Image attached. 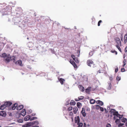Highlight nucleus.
I'll return each instance as SVG.
<instances>
[{
	"label": "nucleus",
	"instance_id": "obj_43",
	"mask_svg": "<svg viewBox=\"0 0 127 127\" xmlns=\"http://www.w3.org/2000/svg\"><path fill=\"white\" fill-rule=\"evenodd\" d=\"M32 112V110L31 109H29L28 110V114H30Z\"/></svg>",
	"mask_w": 127,
	"mask_h": 127
},
{
	"label": "nucleus",
	"instance_id": "obj_36",
	"mask_svg": "<svg viewBox=\"0 0 127 127\" xmlns=\"http://www.w3.org/2000/svg\"><path fill=\"white\" fill-rule=\"evenodd\" d=\"M118 114H119L118 112L115 110V111H114V112L113 113V115L114 116L116 115V116L117 115H118Z\"/></svg>",
	"mask_w": 127,
	"mask_h": 127
},
{
	"label": "nucleus",
	"instance_id": "obj_35",
	"mask_svg": "<svg viewBox=\"0 0 127 127\" xmlns=\"http://www.w3.org/2000/svg\"><path fill=\"white\" fill-rule=\"evenodd\" d=\"M123 66H124L126 64V61L125 59H124L123 61Z\"/></svg>",
	"mask_w": 127,
	"mask_h": 127
},
{
	"label": "nucleus",
	"instance_id": "obj_58",
	"mask_svg": "<svg viewBox=\"0 0 127 127\" xmlns=\"http://www.w3.org/2000/svg\"><path fill=\"white\" fill-rule=\"evenodd\" d=\"M109 79L111 81H112L113 79L112 77V76L109 77Z\"/></svg>",
	"mask_w": 127,
	"mask_h": 127
},
{
	"label": "nucleus",
	"instance_id": "obj_61",
	"mask_svg": "<svg viewBox=\"0 0 127 127\" xmlns=\"http://www.w3.org/2000/svg\"><path fill=\"white\" fill-rule=\"evenodd\" d=\"M104 110H105V112L106 113H107L108 112V111L106 109V108H104Z\"/></svg>",
	"mask_w": 127,
	"mask_h": 127
},
{
	"label": "nucleus",
	"instance_id": "obj_53",
	"mask_svg": "<svg viewBox=\"0 0 127 127\" xmlns=\"http://www.w3.org/2000/svg\"><path fill=\"white\" fill-rule=\"evenodd\" d=\"M100 111H101L103 112V111H104V109H103V107H100Z\"/></svg>",
	"mask_w": 127,
	"mask_h": 127
},
{
	"label": "nucleus",
	"instance_id": "obj_14",
	"mask_svg": "<svg viewBox=\"0 0 127 127\" xmlns=\"http://www.w3.org/2000/svg\"><path fill=\"white\" fill-rule=\"evenodd\" d=\"M75 123H79L80 122V118L79 116H78L77 117H75Z\"/></svg>",
	"mask_w": 127,
	"mask_h": 127
},
{
	"label": "nucleus",
	"instance_id": "obj_28",
	"mask_svg": "<svg viewBox=\"0 0 127 127\" xmlns=\"http://www.w3.org/2000/svg\"><path fill=\"white\" fill-rule=\"evenodd\" d=\"M77 105L79 108H80L81 106L82 105V104L78 102L77 103Z\"/></svg>",
	"mask_w": 127,
	"mask_h": 127
},
{
	"label": "nucleus",
	"instance_id": "obj_6",
	"mask_svg": "<svg viewBox=\"0 0 127 127\" xmlns=\"http://www.w3.org/2000/svg\"><path fill=\"white\" fill-rule=\"evenodd\" d=\"M87 64L88 66L90 67H94V63L91 60H88L87 61Z\"/></svg>",
	"mask_w": 127,
	"mask_h": 127
},
{
	"label": "nucleus",
	"instance_id": "obj_37",
	"mask_svg": "<svg viewBox=\"0 0 127 127\" xmlns=\"http://www.w3.org/2000/svg\"><path fill=\"white\" fill-rule=\"evenodd\" d=\"M70 101V100L69 99L66 101V103H65V105H67L69 104Z\"/></svg>",
	"mask_w": 127,
	"mask_h": 127
},
{
	"label": "nucleus",
	"instance_id": "obj_21",
	"mask_svg": "<svg viewBox=\"0 0 127 127\" xmlns=\"http://www.w3.org/2000/svg\"><path fill=\"white\" fill-rule=\"evenodd\" d=\"M58 79L59 81L60 82L61 84L63 85V84L64 82L65 81L62 78H58Z\"/></svg>",
	"mask_w": 127,
	"mask_h": 127
},
{
	"label": "nucleus",
	"instance_id": "obj_38",
	"mask_svg": "<svg viewBox=\"0 0 127 127\" xmlns=\"http://www.w3.org/2000/svg\"><path fill=\"white\" fill-rule=\"evenodd\" d=\"M31 117L30 121H32L36 119H37V118L36 117H33L31 118Z\"/></svg>",
	"mask_w": 127,
	"mask_h": 127
},
{
	"label": "nucleus",
	"instance_id": "obj_3",
	"mask_svg": "<svg viewBox=\"0 0 127 127\" xmlns=\"http://www.w3.org/2000/svg\"><path fill=\"white\" fill-rule=\"evenodd\" d=\"M8 17L9 18L8 21H12L14 22L15 24L18 25L21 23V20L20 18L19 17H16L14 15H9Z\"/></svg>",
	"mask_w": 127,
	"mask_h": 127
},
{
	"label": "nucleus",
	"instance_id": "obj_24",
	"mask_svg": "<svg viewBox=\"0 0 127 127\" xmlns=\"http://www.w3.org/2000/svg\"><path fill=\"white\" fill-rule=\"evenodd\" d=\"M6 107L4 103L3 104L1 105L0 107V110H3Z\"/></svg>",
	"mask_w": 127,
	"mask_h": 127
},
{
	"label": "nucleus",
	"instance_id": "obj_23",
	"mask_svg": "<svg viewBox=\"0 0 127 127\" xmlns=\"http://www.w3.org/2000/svg\"><path fill=\"white\" fill-rule=\"evenodd\" d=\"M108 86L107 88V89L108 90H110L111 89V83L110 82H108Z\"/></svg>",
	"mask_w": 127,
	"mask_h": 127
},
{
	"label": "nucleus",
	"instance_id": "obj_41",
	"mask_svg": "<svg viewBox=\"0 0 127 127\" xmlns=\"http://www.w3.org/2000/svg\"><path fill=\"white\" fill-rule=\"evenodd\" d=\"M111 52L112 53H115V54L116 55H117V52L115 50H112L111 51Z\"/></svg>",
	"mask_w": 127,
	"mask_h": 127
},
{
	"label": "nucleus",
	"instance_id": "obj_50",
	"mask_svg": "<svg viewBox=\"0 0 127 127\" xmlns=\"http://www.w3.org/2000/svg\"><path fill=\"white\" fill-rule=\"evenodd\" d=\"M16 108L15 107V106H14L13 105H12V106H11V108L12 110H15V109Z\"/></svg>",
	"mask_w": 127,
	"mask_h": 127
},
{
	"label": "nucleus",
	"instance_id": "obj_46",
	"mask_svg": "<svg viewBox=\"0 0 127 127\" xmlns=\"http://www.w3.org/2000/svg\"><path fill=\"white\" fill-rule=\"evenodd\" d=\"M95 106L96 107V109H98L100 108V106L98 105H95Z\"/></svg>",
	"mask_w": 127,
	"mask_h": 127
},
{
	"label": "nucleus",
	"instance_id": "obj_29",
	"mask_svg": "<svg viewBox=\"0 0 127 127\" xmlns=\"http://www.w3.org/2000/svg\"><path fill=\"white\" fill-rule=\"evenodd\" d=\"M42 49V48L41 47H36V50H39L38 51H37V52H38L39 53L41 51H40V50Z\"/></svg>",
	"mask_w": 127,
	"mask_h": 127
},
{
	"label": "nucleus",
	"instance_id": "obj_55",
	"mask_svg": "<svg viewBox=\"0 0 127 127\" xmlns=\"http://www.w3.org/2000/svg\"><path fill=\"white\" fill-rule=\"evenodd\" d=\"M121 70L122 72H124L125 71V69L124 68H122L121 69Z\"/></svg>",
	"mask_w": 127,
	"mask_h": 127
},
{
	"label": "nucleus",
	"instance_id": "obj_34",
	"mask_svg": "<svg viewBox=\"0 0 127 127\" xmlns=\"http://www.w3.org/2000/svg\"><path fill=\"white\" fill-rule=\"evenodd\" d=\"M123 116V115H121L119 114L116 115L117 117H119L120 119Z\"/></svg>",
	"mask_w": 127,
	"mask_h": 127
},
{
	"label": "nucleus",
	"instance_id": "obj_18",
	"mask_svg": "<svg viewBox=\"0 0 127 127\" xmlns=\"http://www.w3.org/2000/svg\"><path fill=\"white\" fill-rule=\"evenodd\" d=\"M23 107L24 106L23 105H20L17 107L16 109L17 110H20L22 109Z\"/></svg>",
	"mask_w": 127,
	"mask_h": 127
},
{
	"label": "nucleus",
	"instance_id": "obj_2",
	"mask_svg": "<svg viewBox=\"0 0 127 127\" xmlns=\"http://www.w3.org/2000/svg\"><path fill=\"white\" fill-rule=\"evenodd\" d=\"M1 57L3 58V60L6 64L9 63L11 60L13 61L14 62L15 61V57L13 56L11 57L9 54L3 53Z\"/></svg>",
	"mask_w": 127,
	"mask_h": 127
},
{
	"label": "nucleus",
	"instance_id": "obj_52",
	"mask_svg": "<svg viewBox=\"0 0 127 127\" xmlns=\"http://www.w3.org/2000/svg\"><path fill=\"white\" fill-rule=\"evenodd\" d=\"M120 38H121V40L122 41H123V37L122 34H121V36H120Z\"/></svg>",
	"mask_w": 127,
	"mask_h": 127
},
{
	"label": "nucleus",
	"instance_id": "obj_12",
	"mask_svg": "<svg viewBox=\"0 0 127 127\" xmlns=\"http://www.w3.org/2000/svg\"><path fill=\"white\" fill-rule=\"evenodd\" d=\"M15 64H18L21 66H23V64H22V61L21 60H19L17 61Z\"/></svg>",
	"mask_w": 127,
	"mask_h": 127
},
{
	"label": "nucleus",
	"instance_id": "obj_17",
	"mask_svg": "<svg viewBox=\"0 0 127 127\" xmlns=\"http://www.w3.org/2000/svg\"><path fill=\"white\" fill-rule=\"evenodd\" d=\"M31 117L30 116L27 115L24 118V120L26 121H28L29 120H30Z\"/></svg>",
	"mask_w": 127,
	"mask_h": 127
},
{
	"label": "nucleus",
	"instance_id": "obj_44",
	"mask_svg": "<svg viewBox=\"0 0 127 127\" xmlns=\"http://www.w3.org/2000/svg\"><path fill=\"white\" fill-rule=\"evenodd\" d=\"M17 122L19 123H22L23 122V121L22 119H19L17 120Z\"/></svg>",
	"mask_w": 127,
	"mask_h": 127
},
{
	"label": "nucleus",
	"instance_id": "obj_40",
	"mask_svg": "<svg viewBox=\"0 0 127 127\" xmlns=\"http://www.w3.org/2000/svg\"><path fill=\"white\" fill-rule=\"evenodd\" d=\"M121 78L120 77L117 76L116 77V79L118 81H119L121 80Z\"/></svg>",
	"mask_w": 127,
	"mask_h": 127
},
{
	"label": "nucleus",
	"instance_id": "obj_19",
	"mask_svg": "<svg viewBox=\"0 0 127 127\" xmlns=\"http://www.w3.org/2000/svg\"><path fill=\"white\" fill-rule=\"evenodd\" d=\"M91 87H89L85 90V92L89 94L90 92L91 91Z\"/></svg>",
	"mask_w": 127,
	"mask_h": 127
},
{
	"label": "nucleus",
	"instance_id": "obj_1",
	"mask_svg": "<svg viewBox=\"0 0 127 127\" xmlns=\"http://www.w3.org/2000/svg\"><path fill=\"white\" fill-rule=\"evenodd\" d=\"M11 7L10 6H5L2 4H0V12L2 13L3 15L7 14L8 17L9 16L11 15H9L11 13Z\"/></svg>",
	"mask_w": 127,
	"mask_h": 127
},
{
	"label": "nucleus",
	"instance_id": "obj_9",
	"mask_svg": "<svg viewBox=\"0 0 127 127\" xmlns=\"http://www.w3.org/2000/svg\"><path fill=\"white\" fill-rule=\"evenodd\" d=\"M6 113L4 111H2L0 112V116H1L5 117L6 116Z\"/></svg>",
	"mask_w": 127,
	"mask_h": 127
},
{
	"label": "nucleus",
	"instance_id": "obj_51",
	"mask_svg": "<svg viewBox=\"0 0 127 127\" xmlns=\"http://www.w3.org/2000/svg\"><path fill=\"white\" fill-rule=\"evenodd\" d=\"M21 9V7H19L16 9V10L17 11H18L20 10Z\"/></svg>",
	"mask_w": 127,
	"mask_h": 127
},
{
	"label": "nucleus",
	"instance_id": "obj_20",
	"mask_svg": "<svg viewBox=\"0 0 127 127\" xmlns=\"http://www.w3.org/2000/svg\"><path fill=\"white\" fill-rule=\"evenodd\" d=\"M73 112L74 114H76V113L77 111L78 110V109L76 107H75L73 109Z\"/></svg>",
	"mask_w": 127,
	"mask_h": 127
},
{
	"label": "nucleus",
	"instance_id": "obj_22",
	"mask_svg": "<svg viewBox=\"0 0 127 127\" xmlns=\"http://www.w3.org/2000/svg\"><path fill=\"white\" fill-rule=\"evenodd\" d=\"M96 103L97 104H99L100 105L102 106L103 104V102L101 101L100 100H98L96 101Z\"/></svg>",
	"mask_w": 127,
	"mask_h": 127
},
{
	"label": "nucleus",
	"instance_id": "obj_32",
	"mask_svg": "<svg viewBox=\"0 0 127 127\" xmlns=\"http://www.w3.org/2000/svg\"><path fill=\"white\" fill-rule=\"evenodd\" d=\"M77 124L78 125L77 127H82L83 125V123H78Z\"/></svg>",
	"mask_w": 127,
	"mask_h": 127
},
{
	"label": "nucleus",
	"instance_id": "obj_10",
	"mask_svg": "<svg viewBox=\"0 0 127 127\" xmlns=\"http://www.w3.org/2000/svg\"><path fill=\"white\" fill-rule=\"evenodd\" d=\"M85 112V108H83L82 109V110L81 112V113L82 114L83 116L84 117H85L86 115V114Z\"/></svg>",
	"mask_w": 127,
	"mask_h": 127
},
{
	"label": "nucleus",
	"instance_id": "obj_57",
	"mask_svg": "<svg viewBox=\"0 0 127 127\" xmlns=\"http://www.w3.org/2000/svg\"><path fill=\"white\" fill-rule=\"evenodd\" d=\"M127 42V40L125 39V38H124V43L125 44H126Z\"/></svg>",
	"mask_w": 127,
	"mask_h": 127
},
{
	"label": "nucleus",
	"instance_id": "obj_59",
	"mask_svg": "<svg viewBox=\"0 0 127 127\" xmlns=\"http://www.w3.org/2000/svg\"><path fill=\"white\" fill-rule=\"evenodd\" d=\"M31 44H32V45H33V43L32 42H29L28 44V45L29 46Z\"/></svg>",
	"mask_w": 127,
	"mask_h": 127
},
{
	"label": "nucleus",
	"instance_id": "obj_48",
	"mask_svg": "<svg viewBox=\"0 0 127 127\" xmlns=\"http://www.w3.org/2000/svg\"><path fill=\"white\" fill-rule=\"evenodd\" d=\"M124 125V123H120L119 124V125L118 126L119 127L122 126H123Z\"/></svg>",
	"mask_w": 127,
	"mask_h": 127
},
{
	"label": "nucleus",
	"instance_id": "obj_13",
	"mask_svg": "<svg viewBox=\"0 0 127 127\" xmlns=\"http://www.w3.org/2000/svg\"><path fill=\"white\" fill-rule=\"evenodd\" d=\"M26 110L25 109H24L22 111L21 114L23 116H24L26 115Z\"/></svg>",
	"mask_w": 127,
	"mask_h": 127
},
{
	"label": "nucleus",
	"instance_id": "obj_64",
	"mask_svg": "<svg viewBox=\"0 0 127 127\" xmlns=\"http://www.w3.org/2000/svg\"><path fill=\"white\" fill-rule=\"evenodd\" d=\"M124 38H125V39L127 40V37L126 36V34L125 35Z\"/></svg>",
	"mask_w": 127,
	"mask_h": 127
},
{
	"label": "nucleus",
	"instance_id": "obj_16",
	"mask_svg": "<svg viewBox=\"0 0 127 127\" xmlns=\"http://www.w3.org/2000/svg\"><path fill=\"white\" fill-rule=\"evenodd\" d=\"M70 63L73 65L74 68L77 67V66L74 62L72 61H70Z\"/></svg>",
	"mask_w": 127,
	"mask_h": 127
},
{
	"label": "nucleus",
	"instance_id": "obj_31",
	"mask_svg": "<svg viewBox=\"0 0 127 127\" xmlns=\"http://www.w3.org/2000/svg\"><path fill=\"white\" fill-rule=\"evenodd\" d=\"M94 50L91 51L89 53V55L90 56H92L93 54Z\"/></svg>",
	"mask_w": 127,
	"mask_h": 127
},
{
	"label": "nucleus",
	"instance_id": "obj_15",
	"mask_svg": "<svg viewBox=\"0 0 127 127\" xmlns=\"http://www.w3.org/2000/svg\"><path fill=\"white\" fill-rule=\"evenodd\" d=\"M78 88H79L80 90L82 92H83L84 90V87L82 86L81 85H78Z\"/></svg>",
	"mask_w": 127,
	"mask_h": 127
},
{
	"label": "nucleus",
	"instance_id": "obj_62",
	"mask_svg": "<svg viewBox=\"0 0 127 127\" xmlns=\"http://www.w3.org/2000/svg\"><path fill=\"white\" fill-rule=\"evenodd\" d=\"M75 100L76 101H78L79 100H79V99L78 98V99H77V98H75Z\"/></svg>",
	"mask_w": 127,
	"mask_h": 127
},
{
	"label": "nucleus",
	"instance_id": "obj_39",
	"mask_svg": "<svg viewBox=\"0 0 127 127\" xmlns=\"http://www.w3.org/2000/svg\"><path fill=\"white\" fill-rule=\"evenodd\" d=\"M84 98V97L83 96H80L78 97L79 100H80L83 99Z\"/></svg>",
	"mask_w": 127,
	"mask_h": 127
},
{
	"label": "nucleus",
	"instance_id": "obj_30",
	"mask_svg": "<svg viewBox=\"0 0 127 127\" xmlns=\"http://www.w3.org/2000/svg\"><path fill=\"white\" fill-rule=\"evenodd\" d=\"M121 46V45H116V46L117 48L121 52H122V51L121 50V49L120 47V46Z\"/></svg>",
	"mask_w": 127,
	"mask_h": 127
},
{
	"label": "nucleus",
	"instance_id": "obj_26",
	"mask_svg": "<svg viewBox=\"0 0 127 127\" xmlns=\"http://www.w3.org/2000/svg\"><path fill=\"white\" fill-rule=\"evenodd\" d=\"M115 111V109H111L110 111H109V113L110 114H113Z\"/></svg>",
	"mask_w": 127,
	"mask_h": 127
},
{
	"label": "nucleus",
	"instance_id": "obj_27",
	"mask_svg": "<svg viewBox=\"0 0 127 127\" xmlns=\"http://www.w3.org/2000/svg\"><path fill=\"white\" fill-rule=\"evenodd\" d=\"M95 100L94 99H92L90 100V103L91 104H94L95 102Z\"/></svg>",
	"mask_w": 127,
	"mask_h": 127
},
{
	"label": "nucleus",
	"instance_id": "obj_47",
	"mask_svg": "<svg viewBox=\"0 0 127 127\" xmlns=\"http://www.w3.org/2000/svg\"><path fill=\"white\" fill-rule=\"evenodd\" d=\"M111 125L109 123L107 124L106 126V127H111Z\"/></svg>",
	"mask_w": 127,
	"mask_h": 127
},
{
	"label": "nucleus",
	"instance_id": "obj_4",
	"mask_svg": "<svg viewBox=\"0 0 127 127\" xmlns=\"http://www.w3.org/2000/svg\"><path fill=\"white\" fill-rule=\"evenodd\" d=\"M39 122L37 121H36L32 122H27V124L23 125L22 127H30L34 124L37 125L39 124Z\"/></svg>",
	"mask_w": 127,
	"mask_h": 127
},
{
	"label": "nucleus",
	"instance_id": "obj_7",
	"mask_svg": "<svg viewBox=\"0 0 127 127\" xmlns=\"http://www.w3.org/2000/svg\"><path fill=\"white\" fill-rule=\"evenodd\" d=\"M19 25V27H20L22 29H25L26 27V24H22L21 23V22L20 23V24Z\"/></svg>",
	"mask_w": 127,
	"mask_h": 127
},
{
	"label": "nucleus",
	"instance_id": "obj_11",
	"mask_svg": "<svg viewBox=\"0 0 127 127\" xmlns=\"http://www.w3.org/2000/svg\"><path fill=\"white\" fill-rule=\"evenodd\" d=\"M71 57L72 58L73 60L76 63H79V61L78 59L76 58L73 55H71Z\"/></svg>",
	"mask_w": 127,
	"mask_h": 127
},
{
	"label": "nucleus",
	"instance_id": "obj_63",
	"mask_svg": "<svg viewBox=\"0 0 127 127\" xmlns=\"http://www.w3.org/2000/svg\"><path fill=\"white\" fill-rule=\"evenodd\" d=\"M69 114H70V115H71V116L72 115H73V113L72 112H70Z\"/></svg>",
	"mask_w": 127,
	"mask_h": 127
},
{
	"label": "nucleus",
	"instance_id": "obj_56",
	"mask_svg": "<svg viewBox=\"0 0 127 127\" xmlns=\"http://www.w3.org/2000/svg\"><path fill=\"white\" fill-rule=\"evenodd\" d=\"M118 71V68L117 67L116 68H115V72H117Z\"/></svg>",
	"mask_w": 127,
	"mask_h": 127
},
{
	"label": "nucleus",
	"instance_id": "obj_42",
	"mask_svg": "<svg viewBox=\"0 0 127 127\" xmlns=\"http://www.w3.org/2000/svg\"><path fill=\"white\" fill-rule=\"evenodd\" d=\"M73 107L72 106H70L68 108V110L69 111H70L72 110Z\"/></svg>",
	"mask_w": 127,
	"mask_h": 127
},
{
	"label": "nucleus",
	"instance_id": "obj_49",
	"mask_svg": "<svg viewBox=\"0 0 127 127\" xmlns=\"http://www.w3.org/2000/svg\"><path fill=\"white\" fill-rule=\"evenodd\" d=\"M102 22V21L101 20H99L98 22V26H100V23Z\"/></svg>",
	"mask_w": 127,
	"mask_h": 127
},
{
	"label": "nucleus",
	"instance_id": "obj_45",
	"mask_svg": "<svg viewBox=\"0 0 127 127\" xmlns=\"http://www.w3.org/2000/svg\"><path fill=\"white\" fill-rule=\"evenodd\" d=\"M102 64L103 65V68H104V69H105L106 67L105 66H107L106 64L104 63H102Z\"/></svg>",
	"mask_w": 127,
	"mask_h": 127
},
{
	"label": "nucleus",
	"instance_id": "obj_33",
	"mask_svg": "<svg viewBox=\"0 0 127 127\" xmlns=\"http://www.w3.org/2000/svg\"><path fill=\"white\" fill-rule=\"evenodd\" d=\"M127 120V119L125 118H123L122 120V122L125 123Z\"/></svg>",
	"mask_w": 127,
	"mask_h": 127
},
{
	"label": "nucleus",
	"instance_id": "obj_54",
	"mask_svg": "<svg viewBox=\"0 0 127 127\" xmlns=\"http://www.w3.org/2000/svg\"><path fill=\"white\" fill-rule=\"evenodd\" d=\"M13 106H15V107L16 108V107H17V104L16 103H15L14 104H13Z\"/></svg>",
	"mask_w": 127,
	"mask_h": 127
},
{
	"label": "nucleus",
	"instance_id": "obj_60",
	"mask_svg": "<svg viewBox=\"0 0 127 127\" xmlns=\"http://www.w3.org/2000/svg\"><path fill=\"white\" fill-rule=\"evenodd\" d=\"M125 52H127V46H126L125 49Z\"/></svg>",
	"mask_w": 127,
	"mask_h": 127
},
{
	"label": "nucleus",
	"instance_id": "obj_5",
	"mask_svg": "<svg viewBox=\"0 0 127 127\" xmlns=\"http://www.w3.org/2000/svg\"><path fill=\"white\" fill-rule=\"evenodd\" d=\"M114 39L115 42L117 44L116 45H121V41L119 38L116 37L114 38Z\"/></svg>",
	"mask_w": 127,
	"mask_h": 127
},
{
	"label": "nucleus",
	"instance_id": "obj_25",
	"mask_svg": "<svg viewBox=\"0 0 127 127\" xmlns=\"http://www.w3.org/2000/svg\"><path fill=\"white\" fill-rule=\"evenodd\" d=\"M70 105H74L76 103L74 100H71L70 103Z\"/></svg>",
	"mask_w": 127,
	"mask_h": 127
},
{
	"label": "nucleus",
	"instance_id": "obj_8",
	"mask_svg": "<svg viewBox=\"0 0 127 127\" xmlns=\"http://www.w3.org/2000/svg\"><path fill=\"white\" fill-rule=\"evenodd\" d=\"M6 107H9L12 104V102L10 101H6L4 103Z\"/></svg>",
	"mask_w": 127,
	"mask_h": 127
}]
</instances>
